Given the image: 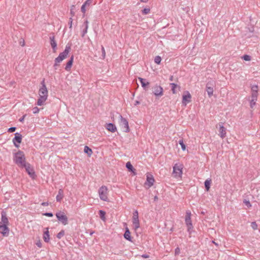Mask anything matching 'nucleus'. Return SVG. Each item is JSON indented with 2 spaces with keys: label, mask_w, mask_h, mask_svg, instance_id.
I'll use <instances>...</instances> for the list:
<instances>
[{
  "label": "nucleus",
  "mask_w": 260,
  "mask_h": 260,
  "mask_svg": "<svg viewBox=\"0 0 260 260\" xmlns=\"http://www.w3.org/2000/svg\"><path fill=\"white\" fill-rule=\"evenodd\" d=\"M42 86L39 91V99L37 101V105L41 106L45 105V103L48 98V90L45 84L44 80L41 82Z\"/></svg>",
  "instance_id": "nucleus-1"
},
{
  "label": "nucleus",
  "mask_w": 260,
  "mask_h": 260,
  "mask_svg": "<svg viewBox=\"0 0 260 260\" xmlns=\"http://www.w3.org/2000/svg\"><path fill=\"white\" fill-rule=\"evenodd\" d=\"M8 223L9 221L6 217V213L2 212V221L0 222V233L4 236H7L9 233V229L8 228Z\"/></svg>",
  "instance_id": "nucleus-2"
},
{
  "label": "nucleus",
  "mask_w": 260,
  "mask_h": 260,
  "mask_svg": "<svg viewBox=\"0 0 260 260\" xmlns=\"http://www.w3.org/2000/svg\"><path fill=\"white\" fill-rule=\"evenodd\" d=\"M14 161L19 167L25 166V157L23 152L18 151L14 154Z\"/></svg>",
  "instance_id": "nucleus-3"
},
{
  "label": "nucleus",
  "mask_w": 260,
  "mask_h": 260,
  "mask_svg": "<svg viewBox=\"0 0 260 260\" xmlns=\"http://www.w3.org/2000/svg\"><path fill=\"white\" fill-rule=\"evenodd\" d=\"M99 194L100 199L104 201L108 202V189L107 186L105 185L102 186L99 189Z\"/></svg>",
  "instance_id": "nucleus-4"
},
{
  "label": "nucleus",
  "mask_w": 260,
  "mask_h": 260,
  "mask_svg": "<svg viewBox=\"0 0 260 260\" xmlns=\"http://www.w3.org/2000/svg\"><path fill=\"white\" fill-rule=\"evenodd\" d=\"M70 50V46H66L64 51L63 52L60 53L59 56L55 58L54 67L57 66L58 65V63L62 61L64 59H65L67 57Z\"/></svg>",
  "instance_id": "nucleus-5"
},
{
  "label": "nucleus",
  "mask_w": 260,
  "mask_h": 260,
  "mask_svg": "<svg viewBox=\"0 0 260 260\" xmlns=\"http://www.w3.org/2000/svg\"><path fill=\"white\" fill-rule=\"evenodd\" d=\"M183 165L176 164L173 167V176L176 178H180L182 174Z\"/></svg>",
  "instance_id": "nucleus-6"
},
{
  "label": "nucleus",
  "mask_w": 260,
  "mask_h": 260,
  "mask_svg": "<svg viewBox=\"0 0 260 260\" xmlns=\"http://www.w3.org/2000/svg\"><path fill=\"white\" fill-rule=\"evenodd\" d=\"M57 219L64 225L68 224V218L61 211H58L55 214Z\"/></svg>",
  "instance_id": "nucleus-7"
},
{
  "label": "nucleus",
  "mask_w": 260,
  "mask_h": 260,
  "mask_svg": "<svg viewBox=\"0 0 260 260\" xmlns=\"http://www.w3.org/2000/svg\"><path fill=\"white\" fill-rule=\"evenodd\" d=\"M119 125L122 129H123V131L125 133H128L129 132L130 129L128 126V122L127 120L123 118L121 115H119Z\"/></svg>",
  "instance_id": "nucleus-8"
},
{
  "label": "nucleus",
  "mask_w": 260,
  "mask_h": 260,
  "mask_svg": "<svg viewBox=\"0 0 260 260\" xmlns=\"http://www.w3.org/2000/svg\"><path fill=\"white\" fill-rule=\"evenodd\" d=\"M185 223L187 227V231L188 232H191V230L192 229L193 226L191 220V212L187 211L186 212L185 215Z\"/></svg>",
  "instance_id": "nucleus-9"
},
{
  "label": "nucleus",
  "mask_w": 260,
  "mask_h": 260,
  "mask_svg": "<svg viewBox=\"0 0 260 260\" xmlns=\"http://www.w3.org/2000/svg\"><path fill=\"white\" fill-rule=\"evenodd\" d=\"M133 224L134 229L135 231H136L140 227L138 212L137 210L135 211L133 213Z\"/></svg>",
  "instance_id": "nucleus-10"
},
{
  "label": "nucleus",
  "mask_w": 260,
  "mask_h": 260,
  "mask_svg": "<svg viewBox=\"0 0 260 260\" xmlns=\"http://www.w3.org/2000/svg\"><path fill=\"white\" fill-rule=\"evenodd\" d=\"M154 179L153 176L148 173L146 176V181L145 183V186L146 188H149L153 185Z\"/></svg>",
  "instance_id": "nucleus-11"
},
{
  "label": "nucleus",
  "mask_w": 260,
  "mask_h": 260,
  "mask_svg": "<svg viewBox=\"0 0 260 260\" xmlns=\"http://www.w3.org/2000/svg\"><path fill=\"white\" fill-rule=\"evenodd\" d=\"M152 92L156 96H161L163 95V88L156 85L152 88Z\"/></svg>",
  "instance_id": "nucleus-12"
},
{
  "label": "nucleus",
  "mask_w": 260,
  "mask_h": 260,
  "mask_svg": "<svg viewBox=\"0 0 260 260\" xmlns=\"http://www.w3.org/2000/svg\"><path fill=\"white\" fill-rule=\"evenodd\" d=\"M191 96L188 91L184 92L182 96V104L186 106L187 103H188L191 101Z\"/></svg>",
  "instance_id": "nucleus-13"
},
{
  "label": "nucleus",
  "mask_w": 260,
  "mask_h": 260,
  "mask_svg": "<svg viewBox=\"0 0 260 260\" xmlns=\"http://www.w3.org/2000/svg\"><path fill=\"white\" fill-rule=\"evenodd\" d=\"M15 135V136L13 140V142L14 144V145L18 148L19 147V145L17 144L15 142H17L18 144H20L21 142L22 136L18 133H16Z\"/></svg>",
  "instance_id": "nucleus-14"
},
{
  "label": "nucleus",
  "mask_w": 260,
  "mask_h": 260,
  "mask_svg": "<svg viewBox=\"0 0 260 260\" xmlns=\"http://www.w3.org/2000/svg\"><path fill=\"white\" fill-rule=\"evenodd\" d=\"M23 167H25V170L28 174L31 177H34V176L35 175V172L29 164H25V166H23Z\"/></svg>",
  "instance_id": "nucleus-15"
},
{
  "label": "nucleus",
  "mask_w": 260,
  "mask_h": 260,
  "mask_svg": "<svg viewBox=\"0 0 260 260\" xmlns=\"http://www.w3.org/2000/svg\"><path fill=\"white\" fill-rule=\"evenodd\" d=\"M105 127L108 131L112 133H114L117 130L116 126L111 123L107 124Z\"/></svg>",
  "instance_id": "nucleus-16"
},
{
  "label": "nucleus",
  "mask_w": 260,
  "mask_h": 260,
  "mask_svg": "<svg viewBox=\"0 0 260 260\" xmlns=\"http://www.w3.org/2000/svg\"><path fill=\"white\" fill-rule=\"evenodd\" d=\"M82 27H84L82 32V37H84L85 35L87 32V29L88 28V21L87 20L85 21L82 25Z\"/></svg>",
  "instance_id": "nucleus-17"
},
{
  "label": "nucleus",
  "mask_w": 260,
  "mask_h": 260,
  "mask_svg": "<svg viewBox=\"0 0 260 260\" xmlns=\"http://www.w3.org/2000/svg\"><path fill=\"white\" fill-rule=\"evenodd\" d=\"M219 132V135H220L221 138H224L225 137V136H226V129L223 127V125H220Z\"/></svg>",
  "instance_id": "nucleus-18"
},
{
  "label": "nucleus",
  "mask_w": 260,
  "mask_h": 260,
  "mask_svg": "<svg viewBox=\"0 0 260 260\" xmlns=\"http://www.w3.org/2000/svg\"><path fill=\"white\" fill-rule=\"evenodd\" d=\"M43 239L45 242H48L50 240L48 228H46V231L44 232Z\"/></svg>",
  "instance_id": "nucleus-19"
},
{
  "label": "nucleus",
  "mask_w": 260,
  "mask_h": 260,
  "mask_svg": "<svg viewBox=\"0 0 260 260\" xmlns=\"http://www.w3.org/2000/svg\"><path fill=\"white\" fill-rule=\"evenodd\" d=\"M138 79L140 80L141 83V85H142V86L145 89H146L147 88V86L148 85H149V83L145 79H143L142 78H138Z\"/></svg>",
  "instance_id": "nucleus-20"
},
{
  "label": "nucleus",
  "mask_w": 260,
  "mask_h": 260,
  "mask_svg": "<svg viewBox=\"0 0 260 260\" xmlns=\"http://www.w3.org/2000/svg\"><path fill=\"white\" fill-rule=\"evenodd\" d=\"M63 197V191L61 189H59L58 190V194L57 195L56 199L57 202H60Z\"/></svg>",
  "instance_id": "nucleus-21"
},
{
  "label": "nucleus",
  "mask_w": 260,
  "mask_h": 260,
  "mask_svg": "<svg viewBox=\"0 0 260 260\" xmlns=\"http://www.w3.org/2000/svg\"><path fill=\"white\" fill-rule=\"evenodd\" d=\"M124 237L125 239H126L129 241H132L131 233L129 232V229L127 228H126V229H125V232L124 234Z\"/></svg>",
  "instance_id": "nucleus-22"
},
{
  "label": "nucleus",
  "mask_w": 260,
  "mask_h": 260,
  "mask_svg": "<svg viewBox=\"0 0 260 260\" xmlns=\"http://www.w3.org/2000/svg\"><path fill=\"white\" fill-rule=\"evenodd\" d=\"M50 41H51V42H50L51 46L52 47V48L53 49L54 52H55L57 44L54 40V36L50 37Z\"/></svg>",
  "instance_id": "nucleus-23"
},
{
  "label": "nucleus",
  "mask_w": 260,
  "mask_h": 260,
  "mask_svg": "<svg viewBox=\"0 0 260 260\" xmlns=\"http://www.w3.org/2000/svg\"><path fill=\"white\" fill-rule=\"evenodd\" d=\"M209 83L207 84L206 85V90L207 92V93L208 94V96L209 97H211L213 95V88L210 86H209Z\"/></svg>",
  "instance_id": "nucleus-24"
},
{
  "label": "nucleus",
  "mask_w": 260,
  "mask_h": 260,
  "mask_svg": "<svg viewBox=\"0 0 260 260\" xmlns=\"http://www.w3.org/2000/svg\"><path fill=\"white\" fill-rule=\"evenodd\" d=\"M73 59H74V57H73V56H72L71 57L70 60L67 62L66 67L65 68V69L67 71H70V69L71 68V67H72V64H73Z\"/></svg>",
  "instance_id": "nucleus-25"
},
{
  "label": "nucleus",
  "mask_w": 260,
  "mask_h": 260,
  "mask_svg": "<svg viewBox=\"0 0 260 260\" xmlns=\"http://www.w3.org/2000/svg\"><path fill=\"white\" fill-rule=\"evenodd\" d=\"M84 152L86 153L88 156L90 157L92 154V151L89 147L86 146L84 148Z\"/></svg>",
  "instance_id": "nucleus-26"
},
{
  "label": "nucleus",
  "mask_w": 260,
  "mask_h": 260,
  "mask_svg": "<svg viewBox=\"0 0 260 260\" xmlns=\"http://www.w3.org/2000/svg\"><path fill=\"white\" fill-rule=\"evenodd\" d=\"M126 167L129 171L133 172L134 175L136 174V173L135 172V169L133 168V166L130 162H127L126 164Z\"/></svg>",
  "instance_id": "nucleus-27"
},
{
  "label": "nucleus",
  "mask_w": 260,
  "mask_h": 260,
  "mask_svg": "<svg viewBox=\"0 0 260 260\" xmlns=\"http://www.w3.org/2000/svg\"><path fill=\"white\" fill-rule=\"evenodd\" d=\"M99 213H100V218H101V219L105 221L106 220V217H105L106 213H105V212L103 210H100Z\"/></svg>",
  "instance_id": "nucleus-28"
},
{
  "label": "nucleus",
  "mask_w": 260,
  "mask_h": 260,
  "mask_svg": "<svg viewBox=\"0 0 260 260\" xmlns=\"http://www.w3.org/2000/svg\"><path fill=\"white\" fill-rule=\"evenodd\" d=\"M211 184V180H206L205 182V186L207 191L209 190Z\"/></svg>",
  "instance_id": "nucleus-29"
},
{
  "label": "nucleus",
  "mask_w": 260,
  "mask_h": 260,
  "mask_svg": "<svg viewBox=\"0 0 260 260\" xmlns=\"http://www.w3.org/2000/svg\"><path fill=\"white\" fill-rule=\"evenodd\" d=\"M257 95L258 92H251V99H253V101H257Z\"/></svg>",
  "instance_id": "nucleus-30"
},
{
  "label": "nucleus",
  "mask_w": 260,
  "mask_h": 260,
  "mask_svg": "<svg viewBox=\"0 0 260 260\" xmlns=\"http://www.w3.org/2000/svg\"><path fill=\"white\" fill-rule=\"evenodd\" d=\"M75 6L74 5H72L71 7V10H70V14H71L72 17H73L75 14Z\"/></svg>",
  "instance_id": "nucleus-31"
},
{
  "label": "nucleus",
  "mask_w": 260,
  "mask_h": 260,
  "mask_svg": "<svg viewBox=\"0 0 260 260\" xmlns=\"http://www.w3.org/2000/svg\"><path fill=\"white\" fill-rule=\"evenodd\" d=\"M161 58L159 56H156L154 58V62L157 64H159L161 62Z\"/></svg>",
  "instance_id": "nucleus-32"
},
{
  "label": "nucleus",
  "mask_w": 260,
  "mask_h": 260,
  "mask_svg": "<svg viewBox=\"0 0 260 260\" xmlns=\"http://www.w3.org/2000/svg\"><path fill=\"white\" fill-rule=\"evenodd\" d=\"M179 144L181 145L182 150L184 151L186 149L185 145L184 144L183 140H180L179 141Z\"/></svg>",
  "instance_id": "nucleus-33"
},
{
  "label": "nucleus",
  "mask_w": 260,
  "mask_h": 260,
  "mask_svg": "<svg viewBox=\"0 0 260 260\" xmlns=\"http://www.w3.org/2000/svg\"><path fill=\"white\" fill-rule=\"evenodd\" d=\"M170 85L172 86V90L174 94L176 93L175 88L177 86V84L175 83H171Z\"/></svg>",
  "instance_id": "nucleus-34"
},
{
  "label": "nucleus",
  "mask_w": 260,
  "mask_h": 260,
  "mask_svg": "<svg viewBox=\"0 0 260 260\" xmlns=\"http://www.w3.org/2000/svg\"><path fill=\"white\" fill-rule=\"evenodd\" d=\"M64 235V231L62 230L59 233H58L57 234V237L58 239H60Z\"/></svg>",
  "instance_id": "nucleus-35"
},
{
  "label": "nucleus",
  "mask_w": 260,
  "mask_h": 260,
  "mask_svg": "<svg viewBox=\"0 0 260 260\" xmlns=\"http://www.w3.org/2000/svg\"><path fill=\"white\" fill-rule=\"evenodd\" d=\"M251 92H258V86L257 85H253L251 87Z\"/></svg>",
  "instance_id": "nucleus-36"
},
{
  "label": "nucleus",
  "mask_w": 260,
  "mask_h": 260,
  "mask_svg": "<svg viewBox=\"0 0 260 260\" xmlns=\"http://www.w3.org/2000/svg\"><path fill=\"white\" fill-rule=\"evenodd\" d=\"M243 203L247 207L250 208L251 207V204L249 201L244 200Z\"/></svg>",
  "instance_id": "nucleus-37"
},
{
  "label": "nucleus",
  "mask_w": 260,
  "mask_h": 260,
  "mask_svg": "<svg viewBox=\"0 0 260 260\" xmlns=\"http://www.w3.org/2000/svg\"><path fill=\"white\" fill-rule=\"evenodd\" d=\"M40 109L38 108L37 107H35L32 108V112L34 114H37L39 112Z\"/></svg>",
  "instance_id": "nucleus-38"
},
{
  "label": "nucleus",
  "mask_w": 260,
  "mask_h": 260,
  "mask_svg": "<svg viewBox=\"0 0 260 260\" xmlns=\"http://www.w3.org/2000/svg\"><path fill=\"white\" fill-rule=\"evenodd\" d=\"M150 12L149 8H145L142 10V13L144 14H147Z\"/></svg>",
  "instance_id": "nucleus-39"
},
{
  "label": "nucleus",
  "mask_w": 260,
  "mask_h": 260,
  "mask_svg": "<svg viewBox=\"0 0 260 260\" xmlns=\"http://www.w3.org/2000/svg\"><path fill=\"white\" fill-rule=\"evenodd\" d=\"M73 17H71L69 18V28L71 29L72 28V24H73Z\"/></svg>",
  "instance_id": "nucleus-40"
},
{
  "label": "nucleus",
  "mask_w": 260,
  "mask_h": 260,
  "mask_svg": "<svg viewBox=\"0 0 260 260\" xmlns=\"http://www.w3.org/2000/svg\"><path fill=\"white\" fill-rule=\"evenodd\" d=\"M85 7H86V6H84V5L83 4L81 8V12L83 13V16H84L85 13L86 11Z\"/></svg>",
  "instance_id": "nucleus-41"
},
{
  "label": "nucleus",
  "mask_w": 260,
  "mask_h": 260,
  "mask_svg": "<svg viewBox=\"0 0 260 260\" xmlns=\"http://www.w3.org/2000/svg\"><path fill=\"white\" fill-rule=\"evenodd\" d=\"M243 58L246 61H249L251 59L250 56L248 55H244Z\"/></svg>",
  "instance_id": "nucleus-42"
},
{
  "label": "nucleus",
  "mask_w": 260,
  "mask_h": 260,
  "mask_svg": "<svg viewBox=\"0 0 260 260\" xmlns=\"http://www.w3.org/2000/svg\"><path fill=\"white\" fill-rule=\"evenodd\" d=\"M36 245L39 247V248H41L42 246V243H41V241L40 239H39L36 243Z\"/></svg>",
  "instance_id": "nucleus-43"
},
{
  "label": "nucleus",
  "mask_w": 260,
  "mask_h": 260,
  "mask_svg": "<svg viewBox=\"0 0 260 260\" xmlns=\"http://www.w3.org/2000/svg\"><path fill=\"white\" fill-rule=\"evenodd\" d=\"M251 227L253 230H256L257 228V225L255 222H252L251 223Z\"/></svg>",
  "instance_id": "nucleus-44"
},
{
  "label": "nucleus",
  "mask_w": 260,
  "mask_h": 260,
  "mask_svg": "<svg viewBox=\"0 0 260 260\" xmlns=\"http://www.w3.org/2000/svg\"><path fill=\"white\" fill-rule=\"evenodd\" d=\"M92 0H87L84 3V6H89L91 3H92Z\"/></svg>",
  "instance_id": "nucleus-45"
},
{
  "label": "nucleus",
  "mask_w": 260,
  "mask_h": 260,
  "mask_svg": "<svg viewBox=\"0 0 260 260\" xmlns=\"http://www.w3.org/2000/svg\"><path fill=\"white\" fill-rule=\"evenodd\" d=\"M256 101H253V99H251L250 102L251 108H253V106L255 105V102Z\"/></svg>",
  "instance_id": "nucleus-46"
},
{
  "label": "nucleus",
  "mask_w": 260,
  "mask_h": 260,
  "mask_svg": "<svg viewBox=\"0 0 260 260\" xmlns=\"http://www.w3.org/2000/svg\"><path fill=\"white\" fill-rule=\"evenodd\" d=\"M15 130H16V127H10V128H9L8 132H10V133H12V132H15Z\"/></svg>",
  "instance_id": "nucleus-47"
},
{
  "label": "nucleus",
  "mask_w": 260,
  "mask_h": 260,
  "mask_svg": "<svg viewBox=\"0 0 260 260\" xmlns=\"http://www.w3.org/2000/svg\"><path fill=\"white\" fill-rule=\"evenodd\" d=\"M43 215L48 217H52L53 214L52 213H45L43 214Z\"/></svg>",
  "instance_id": "nucleus-48"
},
{
  "label": "nucleus",
  "mask_w": 260,
  "mask_h": 260,
  "mask_svg": "<svg viewBox=\"0 0 260 260\" xmlns=\"http://www.w3.org/2000/svg\"><path fill=\"white\" fill-rule=\"evenodd\" d=\"M179 253H180V249H179V248H176L175 252V254L176 255H178V254H179Z\"/></svg>",
  "instance_id": "nucleus-49"
},
{
  "label": "nucleus",
  "mask_w": 260,
  "mask_h": 260,
  "mask_svg": "<svg viewBox=\"0 0 260 260\" xmlns=\"http://www.w3.org/2000/svg\"><path fill=\"white\" fill-rule=\"evenodd\" d=\"M102 50L103 56V57H105V55H106V52H105V50L104 47H102Z\"/></svg>",
  "instance_id": "nucleus-50"
},
{
  "label": "nucleus",
  "mask_w": 260,
  "mask_h": 260,
  "mask_svg": "<svg viewBox=\"0 0 260 260\" xmlns=\"http://www.w3.org/2000/svg\"><path fill=\"white\" fill-rule=\"evenodd\" d=\"M26 116V114L25 115H24L21 118H20L19 119V121L21 122H23V121H24V118Z\"/></svg>",
  "instance_id": "nucleus-51"
},
{
  "label": "nucleus",
  "mask_w": 260,
  "mask_h": 260,
  "mask_svg": "<svg viewBox=\"0 0 260 260\" xmlns=\"http://www.w3.org/2000/svg\"><path fill=\"white\" fill-rule=\"evenodd\" d=\"M49 205L48 202H43L42 203V205L43 206H47Z\"/></svg>",
  "instance_id": "nucleus-52"
},
{
  "label": "nucleus",
  "mask_w": 260,
  "mask_h": 260,
  "mask_svg": "<svg viewBox=\"0 0 260 260\" xmlns=\"http://www.w3.org/2000/svg\"><path fill=\"white\" fill-rule=\"evenodd\" d=\"M141 256L142 257L145 258H148L149 257V256L148 255H147V254H143V255H141Z\"/></svg>",
  "instance_id": "nucleus-53"
},
{
  "label": "nucleus",
  "mask_w": 260,
  "mask_h": 260,
  "mask_svg": "<svg viewBox=\"0 0 260 260\" xmlns=\"http://www.w3.org/2000/svg\"><path fill=\"white\" fill-rule=\"evenodd\" d=\"M20 44H21L22 46H24V45H25L24 41L23 40L22 42H20Z\"/></svg>",
  "instance_id": "nucleus-54"
},
{
  "label": "nucleus",
  "mask_w": 260,
  "mask_h": 260,
  "mask_svg": "<svg viewBox=\"0 0 260 260\" xmlns=\"http://www.w3.org/2000/svg\"><path fill=\"white\" fill-rule=\"evenodd\" d=\"M141 2L143 3H146L148 2V0H140Z\"/></svg>",
  "instance_id": "nucleus-55"
},
{
  "label": "nucleus",
  "mask_w": 260,
  "mask_h": 260,
  "mask_svg": "<svg viewBox=\"0 0 260 260\" xmlns=\"http://www.w3.org/2000/svg\"><path fill=\"white\" fill-rule=\"evenodd\" d=\"M139 104H140V102L139 101H137L135 102V105H138Z\"/></svg>",
  "instance_id": "nucleus-56"
},
{
  "label": "nucleus",
  "mask_w": 260,
  "mask_h": 260,
  "mask_svg": "<svg viewBox=\"0 0 260 260\" xmlns=\"http://www.w3.org/2000/svg\"><path fill=\"white\" fill-rule=\"evenodd\" d=\"M158 200V197L157 196H155L154 198V201H157Z\"/></svg>",
  "instance_id": "nucleus-57"
},
{
  "label": "nucleus",
  "mask_w": 260,
  "mask_h": 260,
  "mask_svg": "<svg viewBox=\"0 0 260 260\" xmlns=\"http://www.w3.org/2000/svg\"><path fill=\"white\" fill-rule=\"evenodd\" d=\"M170 80L171 81H172V80H173V76H171V77H170Z\"/></svg>",
  "instance_id": "nucleus-58"
},
{
  "label": "nucleus",
  "mask_w": 260,
  "mask_h": 260,
  "mask_svg": "<svg viewBox=\"0 0 260 260\" xmlns=\"http://www.w3.org/2000/svg\"><path fill=\"white\" fill-rule=\"evenodd\" d=\"M213 242L215 245H217V244H216V243L214 242V241H213Z\"/></svg>",
  "instance_id": "nucleus-59"
}]
</instances>
